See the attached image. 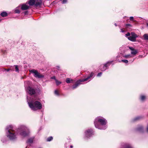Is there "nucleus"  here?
Segmentation results:
<instances>
[{
    "instance_id": "obj_1",
    "label": "nucleus",
    "mask_w": 148,
    "mask_h": 148,
    "mask_svg": "<svg viewBox=\"0 0 148 148\" xmlns=\"http://www.w3.org/2000/svg\"><path fill=\"white\" fill-rule=\"evenodd\" d=\"M6 130L7 136L11 140H14L16 138V135L15 134L12 125L8 126L6 128Z\"/></svg>"
},
{
    "instance_id": "obj_2",
    "label": "nucleus",
    "mask_w": 148,
    "mask_h": 148,
    "mask_svg": "<svg viewBox=\"0 0 148 148\" xmlns=\"http://www.w3.org/2000/svg\"><path fill=\"white\" fill-rule=\"evenodd\" d=\"M28 103L29 107L33 110H37L40 109L42 108V104L38 101L28 102Z\"/></svg>"
},
{
    "instance_id": "obj_3",
    "label": "nucleus",
    "mask_w": 148,
    "mask_h": 148,
    "mask_svg": "<svg viewBox=\"0 0 148 148\" xmlns=\"http://www.w3.org/2000/svg\"><path fill=\"white\" fill-rule=\"evenodd\" d=\"M98 122L100 123L102 125H105L106 123V121L105 119L103 118L101 119V117H97L95 120L94 122L95 125L96 127L100 129H102L100 127V125H98Z\"/></svg>"
},
{
    "instance_id": "obj_4",
    "label": "nucleus",
    "mask_w": 148,
    "mask_h": 148,
    "mask_svg": "<svg viewBox=\"0 0 148 148\" xmlns=\"http://www.w3.org/2000/svg\"><path fill=\"white\" fill-rule=\"evenodd\" d=\"M29 71L31 73L34 74V76L38 78H41L44 77V75L38 73V71L36 70L33 69L29 70Z\"/></svg>"
},
{
    "instance_id": "obj_5",
    "label": "nucleus",
    "mask_w": 148,
    "mask_h": 148,
    "mask_svg": "<svg viewBox=\"0 0 148 148\" xmlns=\"http://www.w3.org/2000/svg\"><path fill=\"white\" fill-rule=\"evenodd\" d=\"M138 37V35L133 32L131 33V36L127 37L128 39L130 41L132 42H135L136 41V38Z\"/></svg>"
},
{
    "instance_id": "obj_6",
    "label": "nucleus",
    "mask_w": 148,
    "mask_h": 148,
    "mask_svg": "<svg viewBox=\"0 0 148 148\" xmlns=\"http://www.w3.org/2000/svg\"><path fill=\"white\" fill-rule=\"evenodd\" d=\"M26 130V128H23L21 129H19L18 131L19 132V134L21 136L25 137L28 135L29 133L28 131L27 132H25V131Z\"/></svg>"
},
{
    "instance_id": "obj_7",
    "label": "nucleus",
    "mask_w": 148,
    "mask_h": 148,
    "mask_svg": "<svg viewBox=\"0 0 148 148\" xmlns=\"http://www.w3.org/2000/svg\"><path fill=\"white\" fill-rule=\"evenodd\" d=\"M26 90L31 95L34 94L36 93L35 90L30 87H28Z\"/></svg>"
},
{
    "instance_id": "obj_8",
    "label": "nucleus",
    "mask_w": 148,
    "mask_h": 148,
    "mask_svg": "<svg viewBox=\"0 0 148 148\" xmlns=\"http://www.w3.org/2000/svg\"><path fill=\"white\" fill-rule=\"evenodd\" d=\"M92 130H88L85 132L86 136L87 137H89L92 135Z\"/></svg>"
},
{
    "instance_id": "obj_9",
    "label": "nucleus",
    "mask_w": 148,
    "mask_h": 148,
    "mask_svg": "<svg viewBox=\"0 0 148 148\" xmlns=\"http://www.w3.org/2000/svg\"><path fill=\"white\" fill-rule=\"evenodd\" d=\"M42 0H35V6H40L42 4Z\"/></svg>"
},
{
    "instance_id": "obj_10",
    "label": "nucleus",
    "mask_w": 148,
    "mask_h": 148,
    "mask_svg": "<svg viewBox=\"0 0 148 148\" xmlns=\"http://www.w3.org/2000/svg\"><path fill=\"white\" fill-rule=\"evenodd\" d=\"M109 63V62H107L106 64H104L103 65H101V70L102 71H105L107 66H108V64Z\"/></svg>"
},
{
    "instance_id": "obj_11",
    "label": "nucleus",
    "mask_w": 148,
    "mask_h": 148,
    "mask_svg": "<svg viewBox=\"0 0 148 148\" xmlns=\"http://www.w3.org/2000/svg\"><path fill=\"white\" fill-rule=\"evenodd\" d=\"M29 7L28 5L24 4L21 7V9L23 10H25L29 9Z\"/></svg>"
},
{
    "instance_id": "obj_12",
    "label": "nucleus",
    "mask_w": 148,
    "mask_h": 148,
    "mask_svg": "<svg viewBox=\"0 0 148 148\" xmlns=\"http://www.w3.org/2000/svg\"><path fill=\"white\" fill-rule=\"evenodd\" d=\"M93 75H94V73H92L90 74L89 76L88 77H87L86 78H85L84 79H82L81 81H84H84H86L87 80H88L90 78L92 77L93 76Z\"/></svg>"
},
{
    "instance_id": "obj_13",
    "label": "nucleus",
    "mask_w": 148,
    "mask_h": 148,
    "mask_svg": "<svg viewBox=\"0 0 148 148\" xmlns=\"http://www.w3.org/2000/svg\"><path fill=\"white\" fill-rule=\"evenodd\" d=\"M81 81V80H80L77 81L76 84L75 85H73V89L77 87V86H78L79 85L81 84L80 83L81 82H83V81Z\"/></svg>"
},
{
    "instance_id": "obj_14",
    "label": "nucleus",
    "mask_w": 148,
    "mask_h": 148,
    "mask_svg": "<svg viewBox=\"0 0 148 148\" xmlns=\"http://www.w3.org/2000/svg\"><path fill=\"white\" fill-rule=\"evenodd\" d=\"M35 0H30L29 1L28 4L29 5H33L35 4Z\"/></svg>"
},
{
    "instance_id": "obj_15",
    "label": "nucleus",
    "mask_w": 148,
    "mask_h": 148,
    "mask_svg": "<svg viewBox=\"0 0 148 148\" xmlns=\"http://www.w3.org/2000/svg\"><path fill=\"white\" fill-rule=\"evenodd\" d=\"M73 79L70 78H67L66 80V82L67 83H70L72 82Z\"/></svg>"
},
{
    "instance_id": "obj_16",
    "label": "nucleus",
    "mask_w": 148,
    "mask_h": 148,
    "mask_svg": "<svg viewBox=\"0 0 148 148\" xmlns=\"http://www.w3.org/2000/svg\"><path fill=\"white\" fill-rule=\"evenodd\" d=\"M144 39L146 40H148V34H145L143 36Z\"/></svg>"
},
{
    "instance_id": "obj_17",
    "label": "nucleus",
    "mask_w": 148,
    "mask_h": 148,
    "mask_svg": "<svg viewBox=\"0 0 148 148\" xmlns=\"http://www.w3.org/2000/svg\"><path fill=\"white\" fill-rule=\"evenodd\" d=\"M34 138H31L29 139L27 141V143H33Z\"/></svg>"
},
{
    "instance_id": "obj_18",
    "label": "nucleus",
    "mask_w": 148,
    "mask_h": 148,
    "mask_svg": "<svg viewBox=\"0 0 148 148\" xmlns=\"http://www.w3.org/2000/svg\"><path fill=\"white\" fill-rule=\"evenodd\" d=\"M1 15L3 17H5L8 15V14L6 12H4L1 14Z\"/></svg>"
},
{
    "instance_id": "obj_19",
    "label": "nucleus",
    "mask_w": 148,
    "mask_h": 148,
    "mask_svg": "<svg viewBox=\"0 0 148 148\" xmlns=\"http://www.w3.org/2000/svg\"><path fill=\"white\" fill-rule=\"evenodd\" d=\"M138 52L137 50L134 49L131 52V54L132 55H135Z\"/></svg>"
},
{
    "instance_id": "obj_20",
    "label": "nucleus",
    "mask_w": 148,
    "mask_h": 148,
    "mask_svg": "<svg viewBox=\"0 0 148 148\" xmlns=\"http://www.w3.org/2000/svg\"><path fill=\"white\" fill-rule=\"evenodd\" d=\"M14 66H15V71L16 72H19V69L18 67V66L17 65H14Z\"/></svg>"
},
{
    "instance_id": "obj_21",
    "label": "nucleus",
    "mask_w": 148,
    "mask_h": 148,
    "mask_svg": "<svg viewBox=\"0 0 148 148\" xmlns=\"http://www.w3.org/2000/svg\"><path fill=\"white\" fill-rule=\"evenodd\" d=\"M53 139V137L51 136H50L47 138V141H50L51 140H52Z\"/></svg>"
},
{
    "instance_id": "obj_22",
    "label": "nucleus",
    "mask_w": 148,
    "mask_h": 148,
    "mask_svg": "<svg viewBox=\"0 0 148 148\" xmlns=\"http://www.w3.org/2000/svg\"><path fill=\"white\" fill-rule=\"evenodd\" d=\"M56 82L57 85H59L61 83V82L56 79Z\"/></svg>"
},
{
    "instance_id": "obj_23",
    "label": "nucleus",
    "mask_w": 148,
    "mask_h": 148,
    "mask_svg": "<svg viewBox=\"0 0 148 148\" xmlns=\"http://www.w3.org/2000/svg\"><path fill=\"white\" fill-rule=\"evenodd\" d=\"M121 61L123 62H124L125 63H128V61L127 60H121Z\"/></svg>"
},
{
    "instance_id": "obj_24",
    "label": "nucleus",
    "mask_w": 148,
    "mask_h": 148,
    "mask_svg": "<svg viewBox=\"0 0 148 148\" xmlns=\"http://www.w3.org/2000/svg\"><path fill=\"white\" fill-rule=\"evenodd\" d=\"M145 99V96L142 95L141 96V100L143 101Z\"/></svg>"
},
{
    "instance_id": "obj_25",
    "label": "nucleus",
    "mask_w": 148,
    "mask_h": 148,
    "mask_svg": "<svg viewBox=\"0 0 148 148\" xmlns=\"http://www.w3.org/2000/svg\"><path fill=\"white\" fill-rule=\"evenodd\" d=\"M131 35V33L129 32H128L127 34H126L125 35V36L126 37H127V36H130Z\"/></svg>"
},
{
    "instance_id": "obj_26",
    "label": "nucleus",
    "mask_w": 148,
    "mask_h": 148,
    "mask_svg": "<svg viewBox=\"0 0 148 148\" xmlns=\"http://www.w3.org/2000/svg\"><path fill=\"white\" fill-rule=\"evenodd\" d=\"M15 12L16 13H19L20 12V11L18 9H16L15 10Z\"/></svg>"
},
{
    "instance_id": "obj_27",
    "label": "nucleus",
    "mask_w": 148,
    "mask_h": 148,
    "mask_svg": "<svg viewBox=\"0 0 148 148\" xmlns=\"http://www.w3.org/2000/svg\"><path fill=\"white\" fill-rule=\"evenodd\" d=\"M130 56H130V55H126L125 56V57L126 58H128L130 57Z\"/></svg>"
},
{
    "instance_id": "obj_28",
    "label": "nucleus",
    "mask_w": 148,
    "mask_h": 148,
    "mask_svg": "<svg viewBox=\"0 0 148 148\" xmlns=\"http://www.w3.org/2000/svg\"><path fill=\"white\" fill-rule=\"evenodd\" d=\"M124 148H132L130 145H127L125 146Z\"/></svg>"
},
{
    "instance_id": "obj_29",
    "label": "nucleus",
    "mask_w": 148,
    "mask_h": 148,
    "mask_svg": "<svg viewBox=\"0 0 148 148\" xmlns=\"http://www.w3.org/2000/svg\"><path fill=\"white\" fill-rule=\"evenodd\" d=\"M67 0H63L62 1V3H65L67 2Z\"/></svg>"
},
{
    "instance_id": "obj_30",
    "label": "nucleus",
    "mask_w": 148,
    "mask_h": 148,
    "mask_svg": "<svg viewBox=\"0 0 148 148\" xmlns=\"http://www.w3.org/2000/svg\"><path fill=\"white\" fill-rule=\"evenodd\" d=\"M143 129V127H140L139 128H138V130L139 131H140V130H142Z\"/></svg>"
},
{
    "instance_id": "obj_31",
    "label": "nucleus",
    "mask_w": 148,
    "mask_h": 148,
    "mask_svg": "<svg viewBox=\"0 0 148 148\" xmlns=\"http://www.w3.org/2000/svg\"><path fill=\"white\" fill-rule=\"evenodd\" d=\"M129 48L130 49L132 50V51L134 50V49L132 47H129Z\"/></svg>"
},
{
    "instance_id": "obj_32",
    "label": "nucleus",
    "mask_w": 148,
    "mask_h": 148,
    "mask_svg": "<svg viewBox=\"0 0 148 148\" xmlns=\"http://www.w3.org/2000/svg\"><path fill=\"white\" fill-rule=\"evenodd\" d=\"M130 20L131 21H133L134 20V18L133 16H131L130 17Z\"/></svg>"
},
{
    "instance_id": "obj_33",
    "label": "nucleus",
    "mask_w": 148,
    "mask_h": 148,
    "mask_svg": "<svg viewBox=\"0 0 148 148\" xmlns=\"http://www.w3.org/2000/svg\"><path fill=\"white\" fill-rule=\"evenodd\" d=\"M55 93L57 95H58V92L57 90H55Z\"/></svg>"
},
{
    "instance_id": "obj_34",
    "label": "nucleus",
    "mask_w": 148,
    "mask_h": 148,
    "mask_svg": "<svg viewBox=\"0 0 148 148\" xmlns=\"http://www.w3.org/2000/svg\"><path fill=\"white\" fill-rule=\"evenodd\" d=\"M102 74L101 73H98L97 75V76H100Z\"/></svg>"
},
{
    "instance_id": "obj_35",
    "label": "nucleus",
    "mask_w": 148,
    "mask_h": 148,
    "mask_svg": "<svg viewBox=\"0 0 148 148\" xmlns=\"http://www.w3.org/2000/svg\"><path fill=\"white\" fill-rule=\"evenodd\" d=\"M126 26H129L131 27L132 26L131 25H130V24H127L126 25Z\"/></svg>"
},
{
    "instance_id": "obj_36",
    "label": "nucleus",
    "mask_w": 148,
    "mask_h": 148,
    "mask_svg": "<svg viewBox=\"0 0 148 148\" xmlns=\"http://www.w3.org/2000/svg\"><path fill=\"white\" fill-rule=\"evenodd\" d=\"M5 70L6 71H10V69H5Z\"/></svg>"
},
{
    "instance_id": "obj_37",
    "label": "nucleus",
    "mask_w": 148,
    "mask_h": 148,
    "mask_svg": "<svg viewBox=\"0 0 148 148\" xmlns=\"http://www.w3.org/2000/svg\"><path fill=\"white\" fill-rule=\"evenodd\" d=\"M139 118V117H136V118L135 119H134V120H138Z\"/></svg>"
},
{
    "instance_id": "obj_38",
    "label": "nucleus",
    "mask_w": 148,
    "mask_h": 148,
    "mask_svg": "<svg viewBox=\"0 0 148 148\" xmlns=\"http://www.w3.org/2000/svg\"><path fill=\"white\" fill-rule=\"evenodd\" d=\"M121 32H125V31L124 30H123V29H121Z\"/></svg>"
},
{
    "instance_id": "obj_39",
    "label": "nucleus",
    "mask_w": 148,
    "mask_h": 148,
    "mask_svg": "<svg viewBox=\"0 0 148 148\" xmlns=\"http://www.w3.org/2000/svg\"><path fill=\"white\" fill-rule=\"evenodd\" d=\"M51 78H52V79H55V80L56 79V77H55V76H53V77H51Z\"/></svg>"
},
{
    "instance_id": "obj_40",
    "label": "nucleus",
    "mask_w": 148,
    "mask_h": 148,
    "mask_svg": "<svg viewBox=\"0 0 148 148\" xmlns=\"http://www.w3.org/2000/svg\"><path fill=\"white\" fill-rule=\"evenodd\" d=\"M146 25L147 27H148V22L146 23Z\"/></svg>"
},
{
    "instance_id": "obj_41",
    "label": "nucleus",
    "mask_w": 148,
    "mask_h": 148,
    "mask_svg": "<svg viewBox=\"0 0 148 148\" xmlns=\"http://www.w3.org/2000/svg\"><path fill=\"white\" fill-rule=\"evenodd\" d=\"M114 25H115V26H117V24L116 23H115L114 24Z\"/></svg>"
},
{
    "instance_id": "obj_42",
    "label": "nucleus",
    "mask_w": 148,
    "mask_h": 148,
    "mask_svg": "<svg viewBox=\"0 0 148 148\" xmlns=\"http://www.w3.org/2000/svg\"><path fill=\"white\" fill-rule=\"evenodd\" d=\"M73 146H71H71H70V148H73Z\"/></svg>"
},
{
    "instance_id": "obj_43",
    "label": "nucleus",
    "mask_w": 148,
    "mask_h": 148,
    "mask_svg": "<svg viewBox=\"0 0 148 148\" xmlns=\"http://www.w3.org/2000/svg\"><path fill=\"white\" fill-rule=\"evenodd\" d=\"M25 14H26V13H27V12H25Z\"/></svg>"
}]
</instances>
